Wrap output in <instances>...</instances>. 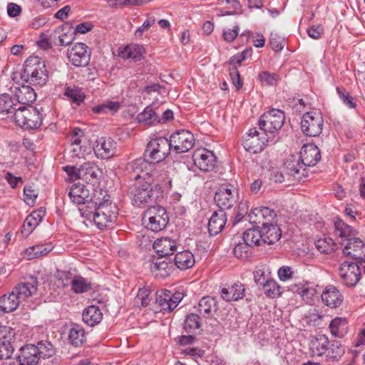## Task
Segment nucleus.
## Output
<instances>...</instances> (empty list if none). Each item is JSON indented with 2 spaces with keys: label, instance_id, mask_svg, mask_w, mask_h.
<instances>
[{
  "label": "nucleus",
  "instance_id": "obj_48",
  "mask_svg": "<svg viewBox=\"0 0 365 365\" xmlns=\"http://www.w3.org/2000/svg\"><path fill=\"white\" fill-rule=\"evenodd\" d=\"M180 135V130H177L170 135L169 140L168 139L170 151L172 152V154L174 153L175 155L182 153V140Z\"/></svg>",
  "mask_w": 365,
  "mask_h": 365
},
{
  "label": "nucleus",
  "instance_id": "obj_52",
  "mask_svg": "<svg viewBox=\"0 0 365 365\" xmlns=\"http://www.w3.org/2000/svg\"><path fill=\"white\" fill-rule=\"evenodd\" d=\"M316 248L322 254L332 253L336 247L333 240L330 237L321 238L315 241Z\"/></svg>",
  "mask_w": 365,
  "mask_h": 365
},
{
  "label": "nucleus",
  "instance_id": "obj_18",
  "mask_svg": "<svg viewBox=\"0 0 365 365\" xmlns=\"http://www.w3.org/2000/svg\"><path fill=\"white\" fill-rule=\"evenodd\" d=\"M283 169L286 174L292 176L298 181L307 177L306 168L294 156H291L284 161Z\"/></svg>",
  "mask_w": 365,
  "mask_h": 365
},
{
  "label": "nucleus",
  "instance_id": "obj_7",
  "mask_svg": "<svg viewBox=\"0 0 365 365\" xmlns=\"http://www.w3.org/2000/svg\"><path fill=\"white\" fill-rule=\"evenodd\" d=\"M170 153L168 144V138H157L151 140L147 145L144 156L150 163H157L163 161Z\"/></svg>",
  "mask_w": 365,
  "mask_h": 365
},
{
  "label": "nucleus",
  "instance_id": "obj_28",
  "mask_svg": "<svg viewBox=\"0 0 365 365\" xmlns=\"http://www.w3.org/2000/svg\"><path fill=\"white\" fill-rule=\"evenodd\" d=\"M70 199L76 204H86L91 205L92 202H89V191L84 185L75 184L73 185L68 192Z\"/></svg>",
  "mask_w": 365,
  "mask_h": 365
},
{
  "label": "nucleus",
  "instance_id": "obj_8",
  "mask_svg": "<svg viewBox=\"0 0 365 365\" xmlns=\"http://www.w3.org/2000/svg\"><path fill=\"white\" fill-rule=\"evenodd\" d=\"M284 113L279 109H272L261 115L259 120V129L265 134L273 133L279 130L284 125Z\"/></svg>",
  "mask_w": 365,
  "mask_h": 365
},
{
  "label": "nucleus",
  "instance_id": "obj_23",
  "mask_svg": "<svg viewBox=\"0 0 365 365\" xmlns=\"http://www.w3.org/2000/svg\"><path fill=\"white\" fill-rule=\"evenodd\" d=\"M14 96L19 106H29L36 99V94L34 88L25 85L15 87Z\"/></svg>",
  "mask_w": 365,
  "mask_h": 365
},
{
  "label": "nucleus",
  "instance_id": "obj_5",
  "mask_svg": "<svg viewBox=\"0 0 365 365\" xmlns=\"http://www.w3.org/2000/svg\"><path fill=\"white\" fill-rule=\"evenodd\" d=\"M217 163V158L214 153L205 148H198L190 156H184V164L190 170V164H192L203 172H210L214 170Z\"/></svg>",
  "mask_w": 365,
  "mask_h": 365
},
{
  "label": "nucleus",
  "instance_id": "obj_21",
  "mask_svg": "<svg viewBox=\"0 0 365 365\" xmlns=\"http://www.w3.org/2000/svg\"><path fill=\"white\" fill-rule=\"evenodd\" d=\"M38 281L35 277H30L26 282L19 283L13 289L20 302L35 294L38 289Z\"/></svg>",
  "mask_w": 365,
  "mask_h": 365
},
{
  "label": "nucleus",
  "instance_id": "obj_25",
  "mask_svg": "<svg viewBox=\"0 0 365 365\" xmlns=\"http://www.w3.org/2000/svg\"><path fill=\"white\" fill-rule=\"evenodd\" d=\"M35 345L28 344L20 349V354L16 361L19 365H36L38 362V356Z\"/></svg>",
  "mask_w": 365,
  "mask_h": 365
},
{
  "label": "nucleus",
  "instance_id": "obj_62",
  "mask_svg": "<svg viewBox=\"0 0 365 365\" xmlns=\"http://www.w3.org/2000/svg\"><path fill=\"white\" fill-rule=\"evenodd\" d=\"M259 78L260 81L265 82L267 85L272 86L278 81L279 76L276 73L262 71L259 74Z\"/></svg>",
  "mask_w": 365,
  "mask_h": 365
},
{
  "label": "nucleus",
  "instance_id": "obj_55",
  "mask_svg": "<svg viewBox=\"0 0 365 365\" xmlns=\"http://www.w3.org/2000/svg\"><path fill=\"white\" fill-rule=\"evenodd\" d=\"M250 247V246L247 245L245 241L239 242L235 246L233 253L239 259L247 258L249 257Z\"/></svg>",
  "mask_w": 365,
  "mask_h": 365
},
{
  "label": "nucleus",
  "instance_id": "obj_16",
  "mask_svg": "<svg viewBox=\"0 0 365 365\" xmlns=\"http://www.w3.org/2000/svg\"><path fill=\"white\" fill-rule=\"evenodd\" d=\"M68 57L73 65L81 67L89 63L91 55L86 44L77 43L68 52Z\"/></svg>",
  "mask_w": 365,
  "mask_h": 365
},
{
  "label": "nucleus",
  "instance_id": "obj_12",
  "mask_svg": "<svg viewBox=\"0 0 365 365\" xmlns=\"http://www.w3.org/2000/svg\"><path fill=\"white\" fill-rule=\"evenodd\" d=\"M237 196V190L233 186H230V187L221 186L215 192L214 200L219 210L225 211L235 204Z\"/></svg>",
  "mask_w": 365,
  "mask_h": 365
},
{
  "label": "nucleus",
  "instance_id": "obj_46",
  "mask_svg": "<svg viewBox=\"0 0 365 365\" xmlns=\"http://www.w3.org/2000/svg\"><path fill=\"white\" fill-rule=\"evenodd\" d=\"M71 287L74 293L83 294L91 290L92 285L89 281L83 277L76 276L72 279Z\"/></svg>",
  "mask_w": 365,
  "mask_h": 365
},
{
  "label": "nucleus",
  "instance_id": "obj_17",
  "mask_svg": "<svg viewBox=\"0 0 365 365\" xmlns=\"http://www.w3.org/2000/svg\"><path fill=\"white\" fill-rule=\"evenodd\" d=\"M93 150L97 158L108 159L115 153L116 143L110 138H101L96 141Z\"/></svg>",
  "mask_w": 365,
  "mask_h": 365
},
{
  "label": "nucleus",
  "instance_id": "obj_47",
  "mask_svg": "<svg viewBox=\"0 0 365 365\" xmlns=\"http://www.w3.org/2000/svg\"><path fill=\"white\" fill-rule=\"evenodd\" d=\"M201 327L200 317L196 314H190L184 320V330L190 334H196Z\"/></svg>",
  "mask_w": 365,
  "mask_h": 365
},
{
  "label": "nucleus",
  "instance_id": "obj_53",
  "mask_svg": "<svg viewBox=\"0 0 365 365\" xmlns=\"http://www.w3.org/2000/svg\"><path fill=\"white\" fill-rule=\"evenodd\" d=\"M327 356L332 359H338L344 354V349L338 341H334L330 347H328Z\"/></svg>",
  "mask_w": 365,
  "mask_h": 365
},
{
  "label": "nucleus",
  "instance_id": "obj_35",
  "mask_svg": "<svg viewBox=\"0 0 365 365\" xmlns=\"http://www.w3.org/2000/svg\"><path fill=\"white\" fill-rule=\"evenodd\" d=\"M99 172V168L93 163L86 162L79 168L78 178L88 182L93 179H96Z\"/></svg>",
  "mask_w": 365,
  "mask_h": 365
},
{
  "label": "nucleus",
  "instance_id": "obj_24",
  "mask_svg": "<svg viewBox=\"0 0 365 365\" xmlns=\"http://www.w3.org/2000/svg\"><path fill=\"white\" fill-rule=\"evenodd\" d=\"M227 222L226 212L222 210L215 211L209 219L207 224L208 232L210 235L220 233Z\"/></svg>",
  "mask_w": 365,
  "mask_h": 365
},
{
  "label": "nucleus",
  "instance_id": "obj_3",
  "mask_svg": "<svg viewBox=\"0 0 365 365\" xmlns=\"http://www.w3.org/2000/svg\"><path fill=\"white\" fill-rule=\"evenodd\" d=\"M146 180L136 182L130 191V195L133 196V204L136 206H141L144 203H148L154 200V192L153 189V184H157L158 180V171L151 170L146 173Z\"/></svg>",
  "mask_w": 365,
  "mask_h": 365
},
{
  "label": "nucleus",
  "instance_id": "obj_54",
  "mask_svg": "<svg viewBox=\"0 0 365 365\" xmlns=\"http://www.w3.org/2000/svg\"><path fill=\"white\" fill-rule=\"evenodd\" d=\"M38 190L31 185H27L24 189V201L29 205H34L35 200L38 197Z\"/></svg>",
  "mask_w": 365,
  "mask_h": 365
},
{
  "label": "nucleus",
  "instance_id": "obj_15",
  "mask_svg": "<svg viewBox=\"0 0 365 365\" xmlns=\"http://www.w3.org/2000/svg\"><path fill=\"white\" fill-rule=\"evenodd\" d=\"M268 140L259 137V133L256 128H250L243 141L245 149L252 153H261Z\"/></svg>",
  "mask_w": 365,
  "mask_h": 365
},
{
  "label": "nucleus",
  "instance_id": "obj_63",
  "mask_svg": "<svg viewBox=\"0 0 365 365\" xmlns=\"http://www.w3.org/2000/svg\"><path fill=\"white\" fill-rule=\"evenodd\" d=\"M229 71L232 83L237 90H240L242 86V82L240 79V72L238 71L237 66H230L229 68Z\"/></svg>",
  "mask_w": 365,
  "mask_h": 365
},
{
  "label": "nucleus",
  "instance_id": "obj_38",
  "mask_svg": "<svg viewBox=\"0 0 365 365\" xmlns=\"http://www.w3.org/2000/svg\"><path fill=\"white\" fill-rule=\"evenodd\" d=\"M20 300L12 291L9 295L0 297V309L4 312H11L19 306Z\"/></svg>",
  "mask_w": 365,
  "mask_h": 365
},
{
  "label": "nucleus",
  "instance_id": "obj_61",
  "mask_svg": "<svg viewBox=\"0 0 365 365\" xmlns=\"http://www.w3.org/2000/svg\"><path fill=\"white\" fill-rule=\"evenodd\" d=\"M71 276L72 274L70 272L58 270L56 273V278L58 279L59 284L63 287L71 284L73 279Z\"/></svg>",
  "mask_w": 365,
  "mask_h": 365
},
{
  "label": "nucleus",
  "instance_id": "obj_39",
  "mask_svg": "<svg viewBox=\"0 0 365 365\" xmlns=\"http://www.w3.org/2000/svg\"><path fill=\"white\" fill-rule=\"evenodd\" d=\"M261 229L258 226L248 229L243 233L242 240L247 245L252 246H259L263 244Z\"/></svg>",
  "mask_w": 365,
  "mask_h": 365
},
{
  "label": "nucleus",
  "instance_id": "obj_57",
  "mask_svg": "<svg viewBox=\"0 0 365 365\" xmlns=\"http://www.w3.org/2000/svg\"><path fill=\"white\" fill-rule=\"evenodd\" d=\"M227 4L229 5L230 11H224L222 9H219L217 16H222L226 15H234L237 13V11L240 9L241 4L238 0H227Z\"/></svg>",
  "mask_w": 365,
  "mask_h": 365
},
{
  "label": "nucleus",
  "instance_id": "obj_64",
  "mask_svg": "<svg viewBox=\"0 0 365 365\" xmlns=\"http://www.w3.org/2000/svg\"><path fill=\"white\" fill-rule=\"evenodd\" d=\"M294 272L292 267L283 266L278 269L277 274L280 280L287 281L292 278Z\"/></svg>",
  "mask_w": 365,
  "mask_h": 365
},
{
  "label": "nucleus",
  "instance_id": "obj_9",
  "mask_svg": "<svg viewBox=\"0 0 365 365\" xmlns=\"http://www.w3.org/2000/svg\"><path fill=\"white\" fill-rule=\"evenodd\" d=\"M323 124L324 120L319 112H307L302 118L301 129L307 136L315 137L322 133Z\"/></svg>",
  "mask_w": 365,
  "mask_h": 365
},
{
  "label": "nucleus",
  "instance_id": "obj_49",
  "mask_svg": "<svg viewBox=\"0 0 365 365\" xmlns=\"http://www.w3.org/2000/svg\"><path fill=\"white\" fill-rule=\"evenodd\" d=\"M35 349L39 359L49 358L55 354L53 344L48 341L38 342L36 346L35 345Z\"/></svg>",
  "mask_w": 365,
  "mask_h": 365
},
{
  "label": "nucleus",
  "instance_id": "obj_26",
  "mask_svg": "<svg viewBox=\"0 0 365 365\" xmlns=\"http://www.w3.org/2000/svg\"><path fill=\"white\" fill-rule=\"evenodd\" d=\"M218 309L219 307L215 297L205 296L198 302V312L204 318H212Z\"/></svg>",
  "mask_w": 365,
  "mask_h": 365
},
{
  "label": "nucleus",
  "instance_id": "obj_44",
  "mask_svg": "<svg viewBox=\"0 0 365 365\" xmlns=\"http://www.w3.org/2000/svg\"><path fill=\"white\" fill-rule=\"evenodd\" d=\"M137 119L140 123L145 125H153L161 122L160 117L150 106L146 107L142 113H139Z\"/></svg>",
  "mask_w": 365,
  "mask_h": 365
},
{
  "label": "nucleus",
  "instance_id": "obj_40",
  "mask_svg": "<svg viewBox=\"0 0 365 365\" xmlns=\"http://www.w3.org/2000/svg\"><path fill=\"white\" fill-rule=\"evenodd\" d=\"M18 107L19 106L13 95L9 93L0 95V113H14Z\"/></svg>",
  "mask_w": 365,
  "mask_h": 365
},
{
  "label": "nucleus",
  "instance_id": "obj_33",
  "mask_svg": "<svg viewBox=\"0 0 365 365\" xmlns=\"http://www.w3.org/2000/svg\"><path fill=\"white\" fill-rule=\"evenodd\" d=\"M245 289L242 284H235L229 288H222L221 297L227 302L237 301L245 297Z\"/></svg>",
  "mask_w": 365,
  "mask_h": 365
},
{
  "label": "nucleus",
  "instance_id": "obj_27",
  "mask_svg": "<svg viewBox=\"0 0 365 365\" xmlns=\"http://www.w3.org/2000/svg\"><path fill=\"white\" fill-rule=\"evenodd\" d=\"M329 341L324 334L313 337L309 343V351L312 356H322L328 350Z\"/></svg>",
  "mask_w": 365,
  "mask_h": 365
},
{
  "label": "nucleus",
  "instance_id": "obj_42",
  "mask_svg": "<svg viewBox=\"0 0 365 365\" xmlns=\"http://www.w3.org/2000/svg\"><path fill=\"white\" fill-rule=\"evenodd\" d=\"M68 340L74 346L83 345L86 341L84 329L80 325H73L70 329Z\"/></svg>",
  "mask_w": 365,
  "mask_h": 365
},
{
  "label": "nucleus",
  "instance_id": "obj_43",
  "mask_svg": "<svg viewBox=\"0 0 365 365\" xmlns=\"http://www.w3.org/2000/svg\"><path fill=\"white\" fill-rule=\"evenodd\" d=\"M336 236L349 242V239L353 238L354 230L350 225L344 223L341 220L338 219L334 222Z\"/></svg>",
  "mask_w": 365,
  "mask_h": 365
},
{
  "label": "nucleus",
  "instance_id": "obj_29",
  "mask_svg": "<svg viewBox=\"0 0 365 365\" xmlns=\"http://www.w3.org/2000/svg\"><path fill=\"white\" fill-rule=\"evenodd\" d=\"M261 232L263 237V244H274L280 239L282 236L281 230L279 229L277 223L262 225Z\"/></svg>",
  "mask_w": 365,
  "mask_h": 365
},
{
  "label": "nucleus",
  "instance_id": "obj_50",
  "mask_svg": "<svg viewBox=\"0 0 365 365\" xmlns=\"http://www.w3.org/2000/svg\"><path fill=\"white\" fill-rule=\"evenodd\" d=\"M120 108V103L118 101H106L102 104L93 108V111L96 113H114Z\"/></svg>",
  "mask_w": 365,
  "mask_h": 365
},
{
  "label": "nucleus",
  "instance_id": "obj_11",
  "mask_svg": "<svg viewBox=\"0 0 365 365\" xmlns=\"http://www.w3.org/2000/svg\"><path fill=\"white\" fill-rule=\"evenodd\" d=\"M182 299V294L178 291L160 290L155 293V304L160 311H173Z\"/></svg>",
  "mask_w": 365,
  "mask_h": 365
},
{
  "label": "nucleus",
  "instance_id": "obj_58",
  "mask_svg": "<svg viewBox=\"0 0 365 365\" xmlns=\"http://www.w3.org/2000/svg\"><path fill=\"white\" fill-rule=\"evenodd\" d=\"M269 44L274 51L279 52L284 46V40L282 39L277 34L271 33Z\"/></svg>",
  "mask_w": 365,
  "mask_h": 365
},
{
  "label": "nucleus",
  "instance_id": "obj_10",
  "mask_svg": "<svg viewBox=\"0 0 365 365\" xmlns=\"http://www.w3.org/2000/svg\"><path fill=\"white\" fill-rule=\"evenodd\" d=\"M339 274L342 282L347 287H354L359 281L361 275L359 264L356 262L344 261L339 269Z\"/></svg>",
  "mask_w": 365,
  "mask_h": 365
},
{
  "label": "nucleus",
  "instance_id": "obj_13",
  "mask_svg": "<svg viewBox=\"0 0 365 365\" xmlns=\"http://www.w3.org/2000/svg\"><path fill=\"white\" fill-rule=\"evenodd\" d=\"M275 212L267 207H256L249 213V221L257 225H267L277 223Z\"/></svg>",
  "mask_w": 365,
  "mask_h": 365
},
{
  "label": "nucleus",
  "instance_id": "obj_51",
  "mask_svg": "<svg viewBox=\"0 0 365 365\" xmlns=\"http://www.w3.org/2000/svg\"><path fill=\"white\" fill-rule=\"evenodd\" d=\"M262 287L264 294L269 297L276 298L281 294V287L274 279H266Z\"/></svg>",
  "mask_w": 365,
  "mask_h": 365
},
{
  "label": "nucleus",
  "instance_id": "obj_2",
  "mask_svg": "<svg viewBox=\"0 0 365 365\" xmlns=\"http://www.w3.org/2000/svg\"><path fill=\"white\" fill-rule=\"evenodd\" d=\"M21 78L34 86H43L48 78V73L43 61L38 56L29 57L24 64Z\"/></svg>",
  "mask_w": 365,
  "mask_h": 365
},
{
  "label": "nucleus",
  "instance_id": "obj_37",
  "mask_svg": "<svg viewBox=\"0 0 365 365\" xmlns=\"http://www.w3.org/2000/svg\"><path fill=\"white\" fill-rule=\"evenodd\" d=\"M143 48L137 44H130L124 47L119 51V56L125 59H132L138 61L141 59Z\"/></svg>",
  "mask_w": 365,
  "mask_h": 365
},
{
  "label": "nucleus",
  "instance_id": "obj_32",
  "mask_svg": "<svg viewBox=\"0 0 365 365\" xmlns=\"http://www.w3.org/2000/svg\"><path fill=\"white\" fill-rule=\"evenodd\" d=\"M153 248L160 257H165L173 255L177 247L173 240L169 238H161L154 242Z\"/></svg>",
  "mask_w": 365,
  "mask_h": 365
},
{
  "label": "nucleus",
  "instance_id": "obj_22",
  "mask_svg": "<svg viewBox=\"0 0 365 365\" xmlns=\"http://www.w3.org/2000/svg\"><path fill=\"white\" fill-rule=\"evenodd\" d=\"M343 254L356 261L363 259L365 258V244L359 238H351L343 249Z\"/></svg>",
  "mask_w": 365,
  "mask_h": 365
},
{
  "label": "nucleus",
  "instance_id": "obj_59",
  "mask_svg": "<svg viewBox=\"0 0 365 365\" xmlns=\"http://www.w3.org/2000/svg\"><path fill=\"white\" fill-rule=\"evenodd\" d=\"M337 93L340 99L343 103L349 108H354L356 103L354 102V98L349 95V93L346 92L344 88H337Z\"/></svg>",
  "mask_w": 365,
  "mask_h": 365
},
{
  "label": "nucleus",
  "instance_id": "obj_45",
  "mask_svg": "<svg viewBox=\"0 0 365 365\" xmlns=\"http://www.w3.org/2000/svg\"><path fill=\"white\" fill-rule=\"evenodd\" d=\"M52 250L51 245H36L34 246L29 247L25 255L28 259H32L34 258L40 257L46 255Z\"/></svg>",
  "mask_w": 365,
  "mask_h": 365
},
{
  "label": "nucleus",
  "instance_id": "obj_60",
  "mask_svg": "<svg viewBox=\"0 0 365 365\" xmlns=\"http://www.w3.org/2000/svg\"><path fill=\"white\" fill-rule=\"evenodd\" d=\"M156 21L155 16H148L146 20L143 22V25L138 27L135 31L136 37H141L145 31H148Z\"/></svg>",
  "mask_w": 365,
  "mask_h": 365
},
{
  "label": "nucleus",
  "instance_id": "obj_31",
  "mask_svg": "<svg viewBox=\"0 0 365 365\" xmlns=\"http://www.w3.org/2000/svg\"><path fill=\"white\" fill-rule=\"evenodd\" d=\"M82 319L84 323L90 327H93L101 322L103 314L98 307L91 305L83 310Z\"/></svg>",
  "mask_w": 365,
  "mask_h": 365
},
{
  "label": "nucleus",
  "instance_id": "obj_14",
  "mask_svg": "<svg viewBox=\"0 0 365 365\" xmlns=\"http://www.w3.org/2000/svg\"><path fill=\"white\" fill-rule=\"evenodd\" d=\"M15 331L9 327H0V359H11L14 351L11 341L14 339Z\"/></svg>",
  "mask_w": 365,
  "mask_h": 365
},
{
  "label": "nucleus",
  "instance_id": "obj_30",
  "mask_svg": "<svg viewBox=\"0 0 365 365\" xmlns=\"http://www.w3.org/2000/svg\"><path fill=\"white\" fill-rule=\"evenodd\" d=\"M150 164L146 158H138L135 160L129 163L126 165V170L129 173L134 174L135 178H140L143 177L145 178V174L148 173V166H150Z\"/></svg>",
  "mask_w": 365,
  "mask_h": 365
},
{
  "label": "nucleus",
  "instance_id": "obj_20",
  "mask_svg": "<svg viewBox=\"0 0 365 365\" xmlns=\"http://www.w3.org/2000/svg\"><path fill=\"white\" fill-rule=\"evenodd\" d=\"M320 159V150L315 145L307 144L301 148L299 160L305 168L314 166Z\"/></svg>",
  "mask_w": 365,
  "mask_h": 365
},
{
  "label": "nucleus",
  "instance_id": "obj_6",
  "mask_svg": "<svg viewBox=\"0 0 365 365\" xmlns=\"http://www.w3.org/2000/svg\"><path fill=\"white\" fill-rule=\"evenodd\" d=\"M169 221L166 210L161 206H151L144 212L143 222L145 227L154 232L163 230Z\"/></svg>",
  "mask_w": 365,
  "mask_h": 365
},
{
  "label": "nucleus",
  "instance_id": "obj_36",
  "mask_svg": "<svg viewBox=\"0 0 365 365\" xmlns=\"http://www.w3.org/2000/svg\"><path fill=\"white\" fill-rule=\"evenodd\" d=\"M162 259H158L156 262H153L150 264V269L155 277L165 278L167 277L172 269V264Z\"/></svg>",
  "mask_w": 365,
  "mask_h": 365
},
{
  "label": "nucleus",
  "instance_id": "obj_4",
  "mask_svg": "<svg viewBox=\"0 0 365 365\" xmlns=\"http://www.w3.org/2000/svg\"><path fill=\"white\" fill-rule=\"evenodd\" d=\"M15 123L25 130L38 128L43 120L40 110L34 106H19L14 113Z\"/></svg>",
  "mask_w": 365,
  "mask_h": 365
},
{
  "label": "nucleus",
  "instance_id": "obj_19",
  "mask_svg": "<svg viewBox=\"0 0 365 365\" xmlns=\"http://www.w3.org/2000/svg\"><path fill=\"white\" fill-rule=\"evenodd\" d=\"M321 297L323 303L331 309L340 307L344 301L343 294L332 284H329L324 289Z\"/></svg>",
  "mask_w": 365,
  "mask_h": 365
},
{
  "label": "nucleus",
  "instance_id": "obj_41",
  "mask_svg": "<svg viewBox=\"0 0 365 365\" xmlns=\"http://www.w3.org/2000/svg\"><path fill=\"white\" fill-rule=\"evenodd\" d=\"M347 327V321L342 317H336L329 324L330 331L336 337H343L346 333Z\"/></svg>",
  "mask_w": 365,
  "mask_h": 365
},
{
  "label": "nucleus",
  "instance_id": "obj_1",
  "mask_svg": "<svg viewBox=\"0 0 365 365\" xmlns=\"http://www.w3.org/2000/svg\"><path fill=\"white\" fill-rule=\"evenodd\" d=\"M110 198L109 195H105L102 200L96 199L91 203L94 210L88 214L89 217L92 216L95 225L100 230H104L115 222L118 215V208Z\"/></svg>",
  "mask_w": 365,
  "mask_h": 365
},
{
  "label": "nucleus",
  "instance_id": "obj_56",
  "mask_svg": "<svg viewBox=\"0 0 365 365\" xmlns=\"http://www.w3.org/2000/svg\"><path fill=\"white\" fill-rule=\"evenodd\" d=\"M36 214H30L25 219L21 232L25 234L26 235H29L34 229L38 225L37 221L35 219Z\"/></svg>",
  "mask_w": 365,
  "mask_h": 365
},
{
  "label": "nucleus",
  "instance_id": "obj_34",
  "mask_svg": "<svg viewBox=\"0 0 365 365\" xmlns=\"http://www.w3.org/2000/svg\"><path fill=\"white\" fill-rule=\"evenodd\" d=\"M63 96L66 97L67 100L72 104H75L78 106L81 105L86 98V95L82 91V88L76 86H66L64 88Z\"/></svg>",
  "mask_w": 365,
  "mask_h": 365
}]
</instances>
